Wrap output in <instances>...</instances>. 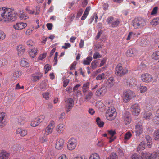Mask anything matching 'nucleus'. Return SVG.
I'll list each match as a JSON object with an SVG mask.
<instances>
[{
  "mask_svg": "<svg viewBox=\"0 0 159 159\" xmlns=\"http://www.w3.org/2000/svg\"><path fill=\"white\" fill-rule=\"evenodd\" d=\"M126 83L128 85L131 87H134L137 84L136 80L133 78L128 79L127 80Z\"/></svg>",
  "mask_w": 159,
  "mask_h": 159,
  "instance_id": "obj_22",
  "label": "nucleus"
},
{
  "mask_svg": "<svg viewBox=\"0 0 159 159\" xmlns=\"http://www.w3.org/2000/svg\"><path fill=\"white\" fill-rule=\"evenodd\" d=\"M7 21H15L18 17V14L14 10L7 8Z\"/></svg>",
  "mask_w": 159,
  "mask_h": 159,
  "instance_id": "obj_3",
  "label": "nucleus"
},
{
  "mask_svg": "<svg viewBox=\"0 0 159 159\" xmlns=\"http://www.w3.org/2000/svg\"><path fill=\"white\" fill-rule=\"evenodd\" d=\"M146 140L147 142V146L149 148H151L152 144V138L149 135H147L146 137Z\"/></svg>",
  "mask_w": 159,
  "mask_h": 159,
  "instance_id": "obj_29",
  "label": "nucleus"
},
{
  "mask_svg": "<svg viewBox=\"0 0 159 159\" xmlns=\"http://www.w3.org/2000/svg\"><path fill=\"white\" fill-rule=\"evenodd\" d=\"M58 159H68L66 156L64 154L61 155Z\"/></svg>",
  "mask_w": 159,
  "mask_h": 159,
  "instance_id": "obj_64",
  "label": "nucleus"
},
{
  "mask_svg": "<svg viewBox=\"0 0 159 159\" xmlns=\"http://www.w3.org/2000/svg\"><path fill=\"white\" fill-rule=\"evenodd\" d=\"M77 144V141L76 139L71 138L68 141L67 148L69 150H73L75 148Z\"/></svg>",
  "mask_w": 159,
  "mask_h": 159,
  "instance_id": "obj_11",
  "label": "nucleus"
},
{
  "mask_svg": "<svg viewBox=\"0 0 159 159\" xmlns=\"http://www.w3.org/2000/svg\"><path fill=\"white\" fill-rule=\"evenodd\" d=\"M117 156L114 153H111L107 159H118Z\"/></svg>",
  "mask_w": 159,
  "mask_h": 159,
  "instance_id": "obj_46",
  "label": "nucleus"
},
{
  "mask_svg": "<svg viewBox=\"0 0 159 159\" xmlns=\"http://www.w3.org/2000/svg\"><path fill=\"white\" fill-rule=\"evenodd\" d=\"M43 97L46 100H48L49 98V93L48 92H45L43 93Z\"/></svg>",
  "mask_w": 159,
  "mask_h": 159,
  "instance_id": "obj_58",
  "label": "nucleus"
},
{
  "mask_svg": "<svg viewBox=\"0 0 159 159\" xmlns=\"http://www.w3.org/2000/svg\"><path fill=\"white\" fill-rule=\"evenodd\" d=\"M115 73L116 75L118 76L119 75V65H117L115 68Z\"/></svg>",
  "mask_w": 159,
  "mask_h": 159,
  "instance_id": "obj_54",
  "label": "nucleus"
},
{
  "mask_svg": "<svg viewBox=\"0 0 159 159\" xmlns=\"http://www.w3.org/2000/svg\"><path fill=\"white\" fill-rule=\"evenodd\" d=\"M55 126V122L53 120L50 121L48 125L43 131L44 132V135L47 136L51 134L53 131Z\"/></svg>",
  "mask_w": 159,
  "mask_h": 159,
  "instance_id": "obj_4",
  "label": "nucleus"
},
{
  "mask_svg": "<svg viewBox=\"0 0 159 159\" xmlns=\"http://www.w3.org/2000/svg\"><path fill=\"white\" fill-rule=\"evenodd\" d=\"M128 70L125 68H122V67L120 66V76H122L127 73Z\"/></svg>",
  "mask_w": 159,
  "mask_h": 159,
  "instance_id": "obj_36",
  "label": "nucleus"
},
{
  "mask_svg": "<svg viewBox=\"0 0 159 159\" xmlns=\"http://www.w3.org/2000/svg\"><path fill=\"white\" fill-rule=\"evenodd\" d=\"M152 114L150 112H145L143 115V117L146 120H148L151 118Z\"/></svg>",
  "mask_w": 159,
  "mask_h": 159,
  "instance_id": "obj_37",
  "label": "nucleus"
},
{
  "mask_svg": "<svg viewBox=\"0 0 159 159\" xmlns=\"http://www.w3.org/2000/svg\"><path fill=\"white\" fill-rule=\"evenodd\" d=\"M98 62L96 61H93L91 64V67L92 69H95L97 66V63Z\"/></svg>",
  "mask_w": 159,
  "mask_h": 159,
  "instance_id": "obj_53",
  "label": "nucleus"
},
{
  "mask_svg": "<svg viewBox=\"0 0 159 159\" xmlns=\"http://www.w3.org/2000/svg\"><path fill=\"white\" fill-rule=\"evenodd\" d=\"M10 156V154L7 152L2 150L0 151V159H7Z\"/></svg>",
  "mask_w": 159,
  "mask_h": 159,
  "instance_id": "obj_19",
  "label": "nucleus"
},
{
  "mask_svg": "<svg viewBox=\"0 0 159 159\" xmlns=\"http://www.w3.org/2000/svg\"><path fill=\"white\" fill-rule=\"evenodd\" d=\"M145 25V20L141 18H136L132 21V25L135 29L142 28Z\"/></svg>",
  "mask_w": 159,
  "mask_h": 159,
  "instance_id": "obj_1",
  "label": "nucleus"
},
{
  "mask_svg": "<svg viewBox=\"0 0 159 159\" xmlns=\"http://www.w3.org/2000/svg\"><path fill=\"white\" fill-rule=\"evenodd\" d=\"M93 93L91 91H89L87 94L85 93V94H84V102H89L93 96Z\"/></svg>",
  "mask_w": 159,
  "mask_h": 159,
  "instance_id": "obj_23",
  "label": "nucleus"
},
{
  "mask_svg": "<svg viewBox=\"0 0 159 159\" xmlns=\"http://www.w3.org/2000/svg\"><path fill=\"white\" fill-rule=\"evenodd\" d=\"M101 57V55L97 52H95L93 55V58L94 59H97L98 58H100Z\"/></svg>",
  "mask_w": 159,
  "mask_h": 159,
  "instance_id": "obj_56",
  "label": "nucleus"
},
{
  "mask_svg": "<svg viewBox=\"0 0 159 159\" xmlns=\"http://www.w3.org/2000/svg\"><path fill=\"white\" fill-rule=\"evenodd\" d=\"M106 91V87L105 86H102L96 91L95 93V95L98 96L103 95L105 93Z\"/></svg>",
  "mask_w": 159,
  "mask_h": 159,
  "instance_id": "obj_17",
  "label": "nucleus"
},
{
  "mask_svg": "<svg viewBox=\"0 0 159 159\" xmlns=\"http://www.w3.org/2000/svg\"><path fill=\"white\" fill-rule=\"evenodd\" d=\"M141 155L145 159H155L157 156V153L155 152L151 154L146 152H143L142 153Z\"/></svg>",
  "mask_w": 159,
  "mask_h": 159,
  "instance_id": "obj_7",
  "label": "nucleus"
},
{
  "mask_svg": "<svg viewBox=\"0 0 159 159\" xmlns=\"http://www.w3.org/2000/svg\"><path fill=\"white\" fill-rule=\"evenodd\" d=\"M25 118L22 117H19L18 118V125H20L23 124L25 122Z\"/></svg>",
  "mask_w": 159,
  "mask_h": 159,
  "instance_id": "obj_40",
  "label": "nucleus"
},
{
  "mask_svg": "<svg viewBox=\"0 0 159 159\" xmlns=\"http://www.w3.org/2000/svg\"><path fill=\"white\" fill-rule=\"evenodd\" d=\"M135 33H133V32H129L126 39L127 40H130L131 38L133 37L134 35H135Z\"/></svg>",
  "mask_w": 159,
  "mask_h": 159,
  "instance_id": "obj_48",
  "label": "nucleus"
},
{
  "mask_svg": "<svg viewBox=\"0 0 159 159\" xmlns=\"http://www.w3.org/2000/svg\"><path fill=\"white\" fill-rule=\"evenodd\" d=\"M47 53H44L41 54L39 57L38 59L39 60H42L46 56Z\"/></svg>",
  "mask_w": 159,
  "mask_h": 159,
  "instance_id": "obj_57",
  "label": "nucleus"
},
{
  "mask_svg": "<svg viewBox=\"0 0 159 159\" xmlns=\"http://www.w3.org/2000/svg\"><path fill=\"white\" fill-rule=\"evenodd\" d=\"M37 53V50L35 49H33L31 50L29 53L31 57H34Z\"/></svg>",
  "mask_w": 159,
  "mask_h": 159,
  "instance_id": "obj_43",
  "label": "nucleus"
},
{
  "mask_svg": "<svg viewBox=\"0 0 159 159\" xmlns=\"http://www.w3.org/2000/svg\"><path fill=\"white\" fill-rule=\"evenodd\" d=\"M44 69L45 73L46 74L51 70V66L48 64H46L44 66Z\"/></svg>",
  "mask_w": 159,
  "mask_h": 159,
  "instance_id": "obj_49",
  "label": "nucleus"
},
{
  "mask_svg": "<svg viewBox=\"0 0 159 159\" xmlns=\"http://www.w3.org/2000/svg\"><path fill=\"white\" fill-rule=\"evenodd\" d=\"M130 110L134 116H137L140 114L141 110L139 105L137 103H134L131 106Z\"/></svg>",
  "mask_w": 159,
  "mask_h": 159,
  "instance_id": "obj_6",
  "label": "nucleus"
},
{
  "mask_svg": "<svg viewBox=\"0 0 159 159\" xmlns=\"http://www.w3.org/2000/svg\"><path fill=\"white\" fill-rule=\"evenodd\" d=\"M64 143V140L62 139H58L56 141V148L58 150L61 149L63 147Z\"/></svg>",
  "mask_w": 159,
  "mask_h": 159,
  "instance_id": "obj_16",
  "label": "nucleus"
},
{
  "mask_svg": "<svg viewBox=\"0 0 159 159\" xmlns=\"http://www.w3.org/2000/svg\"><path fill=\"white\" fill-rule=\"evenodd\" d=\"M89 159H100V158L98 154L95 153L92 154L90 155Z\"/></svg>",
  "mask_w": 159,
  "mask_h": 159,
  "instance_id": "obj_44",
  "label": "nucleus"
},
{
  "mask_svg": "<svg viewBox=\"0 0 159 159\" xmlns=\"http://www.w3.org/2000/svg\"><path fill=\"white\" fill-rule=\"evenodd\" d=\"M132 134L130 131L127 132L125 134L124 138V142L125 143H127V141L129 140L131 137Z\"/></svg>",
  "mask_w": 159,
  "mask_h": 159,
  "instance_id": "obj_27",
  "label": "nucleus"
},
{
  "mask_svg": "<svg viewBox=\"0 0 159 159\" xmlns=\"http://www.w3.org/2000/svg\"><path fill=\"white\" fill-rule=\"evenodd\" d=\"M96 122L97 124L99 127H103L104 124V123L103 121L101 120V119L99 117H97L96 120Z\"/></svg>",
  "mask_w": 159,
  "mask_h": 159,
  "instance_id": "obj_32",
  "label": "nucleus"
},
{
  "mask_svg": "<svg viewBox=\"0 0 159 159\" xmlns=\"http://www.w3.org/2000/svg\"><path fill=\"white\" fill-rule=\"evenodd\" d=\"M27 25L26 23L19 22L14 25H13V27L17 30H21L26 27Z\"/></svg>",
  "mask_w": 159,
  "mask_h": 159,
  "instance_id": "obj_15",
  "label": "nucleus"
},
{
  "mask_svg": "<svg viewBox=\"0 0 159 159\" xmlns=\"http://www.w3.org/2000/svg\"><path fill=\"white\" fill-rule=\"evenodd\" d=\"M70 46L71 45L69 43H65L64 46H62V48L66 49L70 47Z\"/></svg>",
  "mask_w": 159,
  "mask_h": 159,
  "instance_id": "obj_59",
  "label": "nucleus"
},
{
  "mask_svg": "<svg viewBox=\"0 0 159 159\" xmlns=\"http://www.w3.org/2000/svg\"><path fill=\"white\" fill-rule=\"evenodd\" d=\"M123 119L125 124L127 125L130 124L131 121V116L130 113L128 112L125 113L123 117Z\"/></svg>",
  "mask_w": 159,
  "mask_h": 159,
  "instance_id": "obj_14",
  "label": "nucleus"
},
{
  "mask_svg": "<svg viewBox=\"0 0 159 159\" xmlns=\"http://www.w3.org/2000/svg\"><path fill=\"white\" fill-rule=\"evenodd\" d=\"M7 8L3 7L0 8V21L4 20L7 21Z\"/></svg>",
  "mask_w": 159,
  "mask_h": 159,
  "instance_id": "obj_12",
  "label": "nucleus"
},
{
  "mask_svg": "<svg viewBox=\"0 0 159 159\" xmlns=\"http://www.w3.org/2000/svg\"><path fill=\"white\" fill-rule=\"evenodd\" d=\"M89 82H87L83 84L82 87V92L84 94H85L89 89Z\"/></svg>",
  "mask_w": 159,
  "mask_h": 159,
  "instance_id": "obj_28",
  "label": "nucleus"
},
{
  "mask_svg": "<svg viewBox=\"0 0 159 159\" xmlns=\"http://www.w3.org/2000/svg\"><path fill=\"white\" fill-rule=\"evenodd\" d=\"M137 51L135 48H129L126 52V55L128 57H132L136 55Z\"/></svg>",
  "mask_w": 159,
  "mask_h": 159,
  "instance_id": "obj_13",
  "label": "nucleus"
},
{
  "mask_svg": "<svg viewBox=\"0 0 159 159\" xmlns=\"http://www.w3.org/2000/svg\"><path fill=\"white\" fill-rule=\"evenodd\" d=\"M139 89L141 93H142L145 92L147 90V88L146 86H141Z\"/></svg>",
  "mask_w": 159,
  "mask_h": 159,
  "instance_id": "obj_52",
  "label": "nucleus"
},
{
  "mask_svg": "<svg viewBox=\"0 0 159 159\" xmlns=\"http://www.w3.org/2000/svg\"><path fill=\"white\" fill-rule=\"evenodd\" d=\"M92 60V58L91 56L87 57L86 60H84L83 61V64L85 65H89Z\"/></svg>",
  "mask_w": 159,
  "mask_h": 159,
  "instance_id": "obj_42",
  "label": "nucleus"
},
{
  "mask_svg": "<svg viewBox=\"0 0 159 159\" xmlns=\"http://www.w3.org/2000/svg\"><path fill=\"white\" fill-rule=\"evenodd\" d=\"M16 134H19L21 136H25L27 134L26 130L23 129L21 128H18L16 130Z\"/></svg>",
  "mask_w": 159,
  "mask_h": 159,
  "instance_id": "obj_25",
  "label": "nucleus"
},
{
  "mask_svg": "<svg viewBox=\"0 0 159 159\" xmlns=\"http://www.w3.org/2000/svg\"><path fill=\"white\" fill-rule=\"evenodd\" d=\"M142 157V156L140 157L136 154H134L132 155V159H143Z\"/></svg>",
  "mask_w": 159,
  "mask_h": 159,
  "instance_id": "obj_50",
  "label": "nucleus"
},
{
  "mask_svg": "<svg viewBox=\"0 0 159 159\" xmlns=\"http://www.w3.org/2000/svg\"><path fill=\"white\" fill-rule=\"evenodd\" d=\"M141 79L143 82L147 83L151 82L153 80L152 76L148 73L142 74L141 76Z\"/></svg>",
  "mask_w": 159,
  "mask_h": 159,
  "instance_id": "obj_8",
  "label": "nucleus"
},
{
  "mask_svg": "<svg viewBox=\"0 0 159 159\" xmlns=\"http://www.w3.org/2000/svg\"><path fill=\"white\" fill-rule=\"evenodd\" d=\"M21 65L24 67H28L29 66V64L27 62V60L25 58H23L21 61Z\"/></svg>",
  "mask_w": 159,
  "mask_h": 159,
  "instance_id": "obj_34",
  "label": "nucleus"
},
{
  "mask_svg": "<svg viewBox=\"0 0 159 159\" xmlns=\"http://www.w3.org/2000/svg\"><path fill=\"white\" fill-rule=\"evenodd\" d=\"M105 74L102 73V74L98 75L96 77V79L97 80H101L103 79L104 78Z\"/></svg>",
  "mask_w": 159,
  "mask_h": 159,
  "instance_id": "obj_47",
  "label": "nucleus"
},
{
  "mask_svg": "<svg viewBox=\"0 0 159 159\" xmlns=\"http://www.w3.org/2000/svg\"><path fill=\"white\" fill-rule=\"evenodd\" d=\"M146 145L144 142H141L139 145L138 148V151L144 150L145 148Z\"/></svg>",
  "mask_w": 159,
  "mask_h": 159,
  "instance_id": "obj_33",
  "label": "nucleus"
},
{
  "mask_svg": "<svg viewBox=\"0 0 159 159\" xmlns=\"http://www.w3.org/2000/svg\"><path fill=\"white\" fill-rule=\"evenodd\" d=\"M5 113L2 112L0 114V126L3 127L6 125L3 119L5 117Z\"/></svg>",
  "mask_w": 159,
  "mask_h": 159,
  "instance_id": "obj_26",
  "label": "nucleus"
},
{
  "mask_svg": "<svg viewBox=\"0 0 159 159\" xmlns=\"http://www.w3.org/2000/svg\"><path fill=\"white\" fill-rule=\"evenodd\" d=\"M19 18L21 20H24L28 18V17L26 16L25 14L24 13H22L20 12V14Z\"/></svg>",
  "mask_w": 159,
  "mask_h": 159,
  "instance_id": "obj_41",
  "label": "nucleus"
},
{
  "mask_svg": "<svg viewBox=\"0 0 159 159\" xmlns=\"http://www.w3.org/2000/svg\"><path fill=\"white\" fill-rule=\"evenodd\" d=\"M158 8L157 7H154L151 12V15H153L156 14L157 13Z\"/></svg>",
  "mask_w": 159,
  "mask_h": 159,
  "instance_id": "obj_55",
  "label": "nucleus"
},
{
  "mask_svg": "<svg viewBox=\"0 0 159 159\" xmlns=\"http://www.w3.org/2000/svg\"><path fill=\"white\" fill-rule=\"evenodd\" d=\"M44 118L45 116L44 115H40L37 119H34L31 121V126L35 127L38 125L41 122L43 121Z\"/></svg>",
  "mask_w": 159,
  "mask_h": 159,
  "instance_id": "obj_10",
  "label": "nucleus"
},
{
  "mask_svg": "<svg viewBox=\"0 0 159 159\" xmlns=\"http://www.w3.org/2000/svg\"><path fill=\"white\" fill-rule=\"evenodd\" d=\"M43 75L42 74L40 73H38V74L34 75L33 76L32 80L34 82H35L39 80L42 77Z\"/></svg>",
  "mask_w": 159,
  "mask_h": 159,
  "instance_id": "obj_30",
  "label": "nucleus"
},
{
  "mask_svg": "<svg viewBox=\"0 0 159 159\" xmlns=\"http://www.w3.org/2000/svg\"><path fill=\"white\" fill-rule=\"evenodd\" d=\"M27 45H28L29 47L32 46L34 43L33 41L31 40H28L26 43Z\"/></svg>",
  "mask_w": 159,
  "mask_h": 159,
  "instance_id": "obj_60",
  "label": "nucleus"
},
{
  "mask_svg": "<svg viewBox=\"0 0 159 159\" xmlns=\"http://www.w3.org/2000/svg\"><path fill=\"white\" fill-rule=\"evenodd\" d=\"M135 93L130 90H127L123 93V100L125 103H127L135 97Z\"/></svg>",
  "mask_w": 159,
  "mask_h": 159,
  "instance_id": "obj_2",
  "label": "nucleus"
},
{
  "mask_svg": "<svg viewBox=\"0 0 159 159\" xmlns=\"http://www.w3.org/2000/svg\"><path fill=\"white\" fill-rule=\"evenodd\" d=\"M108 85L111 87L113 86L114 84V80L113 77H110L107 80Z\"/></svg>",
  "mask_w": 159,
  "mask_h": 159,
  "instance_id": "obj_35",
  "label": "nucleus"
},
{
  "mask_svg": "<svg viewBox=\"0 0 159 159\" xmlns=\"http://www.w3.org/2000/svg\"><path fill=\"white\" fill-rule=\"evenodd\" d=\"M65 128V125L61 123L57 126L56 130L58 133L61 134L63 132Z\"/></svg>",
  "mask_w": 159,
  "mask_h": 159,
  "instance_id": "obj_18",
  "label": "nucleus"
},
{
  "mask_svg": "<svg viewBox=\"0 0 159 159\" xmlns=\"http://www.w3.org/2000/svg\"><path fill=\"white\" fill-rule=\"evenodd\" d=\"M97 145L99 147H103L106 146L102 140L99 141L97 144Z\"/></svg>",
  "mask_w": 159,
  "mask_h": 159,
  "instance_id": "obj_61",
  "label": "nucleus"
},
{
  "mask_svg": "<svg viewBox=\"0 0 159 159\" xmlns=\"http://www.w3.org/2000/svg\"><path fill=\"white\" fill-rule=\"evenodd\" d=\"M66 112H69L72 108L74 105V101L72 98H69L66 99Z\"/></svg>",
  "mask_w": 159,
  "mask_h": 159,
  "instance_id": "obj_9",
  "label": "nucleus"
},
{
  "mask_svg": "<svg viewBox=\"0 0 159 159\" xmlns=\"http://www.w3.org/2000/svg\"><path fill=\"white\" fill-rule=\"evenodd\" d=\"M73 159H87V158L85 156L82 155L75 157Z\"/></svg>",
  "mask_w": 159,
  "mask_h": 159,
  "instance_id": "obj_63",
  "label": "nucleus"
},
{
  "mask_svg": "<svg viewBox=\"0 0 159 159\" xmlns=\"http://www.w3.org/2000/svg\"><path fill=\"white\" fill-rule=\"evenodd\" d=\"M159 23V19L156 18L153 19L151 21V24L152 25L155 26L158 24Z\"/></svg>",
  "mask_w": 159,
  "mask_h": 159,
  "instance_id": "obj_38",
  "label": "nucleus"
},
{
  "mask_svg": "<svg viewBox=\"0 0 159 159\" xmlns=\"http://www.w3.org/2000/svg\"><path fill=\"white\" fill-rule=\"evenodd\" d=\"M116 115V110L113 108L108 109L106 113V118L109 120H114Z\"/></svg>",
  "mask_w": 159,
  "mask_h": 159,
  "instance_id": "obj_5",
  "label": "nucleus"
},
{
  "mask_svg": "<svg viewBox=\"0 0 159 159\" xmlns=\"http://www.w3.org/2000/svg\"><path fill=\"white\" fill-rule=\"evenodd\" d=\"M21 75V73L20 71H16L13 74V77L14 79L16 80Z\"/></svg>",
  "mask_w": 159,
  "mask_h": 159,
  "instance_id": "obj_45",
  "label": "nucleus"
},
{
  "mask_svg": "<svg viewBox=\"0 0 159 159\" xmlns=\"http://www.w3.org/2000/svg\"><path fill=\"white\" fill-rule=\"evenodd\" d=\"M135 132L136 136H139L143 132V129L142 126L140 124L137 125L135 126Z\"/></svg>",
  "mask_w": 159,
  "mask_h": 159,
  "instance_id": "obj_20",
  "label": "nucleus"
},
{
  "mask_svg": "<svg viewBox=\"0 0 159 159\" xmlns=\"http://www.w3.org/2000/svg\"><path fill=\"white\" fill-rule=\"evenodd\" d=\"M48 87V84L46 82H42L40 84L39 88L42 91L45 90Z\"/></svg>",
  "mask_w": 159,
  "mask_h": 159,
  "instance_id": "obj_31",
  "label": "nucleus"
},
{
  "mask_svg": "<svg viewBox=\"0 0 159 159\" xmlns=\"http://www.w3.org/2000/svg\"><path fill=\"white\" fill-rule=\"evenodd\" d=\"M69 82V80L66 79L63 82V87H66L68 84Z\"/></svg>",
  "mask_w": 159,
  "mask_h": 159,
  "instance_id": "obj_62",
  "label": "nucleus"
},
{
  "mask_svg": "<svg viewBox=\"0 0 159 159\" xmlns=\"http://www.w3.org/2000/svg\"><path fill=\"white\" fill-rule=\"evenodd\" d=\"M17 50L18 51V54L19 56H21L24 53L25 50V47L22 45H19L18 46Z\"/></svg>",
  "mask_w": 159,
  "mask_h": 159,
  "instance_id": "obj_24",
  "label": "nucleus"
},
{
  "mask_svg": "<svg viewBox=\"0 0 159 159\" xmlns=\"http://www.w3.org/2000/svg\"><path fill=\"white\" fill-rule=\"evenodd\" d=\"M107 132L108 134L111 136V137L110 138V140L109 141V142L111 143L116 138V137H114V136L116 134V132L115 131L112 130H108Z\"/></svg>",
  "mask_w": 159,
  "mask_h": 159,
  "instance_id": "obj_21",
  "label": "nucleus"
},
{
  "mask_svg": "<svg viewBox=\"0 0 159 159\" xmlns=\"http://www.w3.org/2000/svg\"><path fill=\"white\" fill-rule=\"evenodd\" d=\"M154 137L155 140H158L159 139V129H156L154 133Z\"/></svg>",
  "mask_w": 159,
  "mask_h": 159,
  "instance_id": "obj_39",
  "label": "nucleus"
},
{
  "mask_svg": "<svg viewBox=\"0 0 159 159\" xmlns=\"http://www.w3.org/2000/svg\"><path fill=\"white\" fill-rule=\"evenodd\" d=\"M6 37L5 34L2 31H0V40L4 39Z\"/></svg>",
  "mask_w": 159,
  "mask_h": 159,
  "instance_id": "obj_51",
  "label": "nucleus"
}]
</instances>
